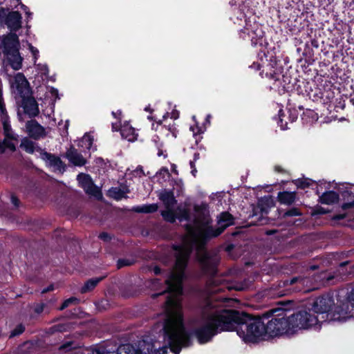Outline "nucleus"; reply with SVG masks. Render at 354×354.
<instances>
[{"label":"nucleus","mask_w":354,"mask_h":354,"mask_svg":"<svg viewBox=\"0 0 354 354\" xmlns=\"http://www.w3.org/2000/svg\"><path fill=\"white\" fill-rule=\"evenodd\" d=\"M66 157L71 163L75 166H83L86 164V161L84 157L77 152V149L74 147H71L66 153Z\"/></svg>","instance_id":"obj_13"},{"label":"nucleus","mask_w":354,"mask_h":354,"mask_svg":"<svg viewBox=\"0 0 354 354\" xmlns=\"http://www.w3.org/2000/svg\"><path fill=\"white\" fill-rule=\"evenodd\" d=\"M112 129H113V131H118V126L117 125V124L113 123L112 124Z\"/></svg>","instance_id":"obj_56"},{"label":"nucleus","mask_w":354,"mask_h":354,"mask_svg":"<svg viewBox=\"0 0 354 354\" xmlns=\"http://www.w3.org/2000/svg\"><path fill=\"white\" fill-rule=\"evenodd\" d=\"M100 238L104 241H107L110 239L109 235L106 233H102L100 234Z\"/></svg>","instance_id":"obj_46"},{"label":"nucleus","mask_w":354,"mask_h":354,"mask_svg":"<svg viewBox=\"0 0 354 354\" xmlns=\"http://www.w3.org/2000/svg\"><path fill=\"white\" fill-rule=\"evenodd\" d=\"M10 82L11 86L13 88H15L18 93H23L24 90L26 88L28 85V81L26 80L25 76L21 73H17L13 79H10Z\"/></svg>","instance_id":"obj_14"},{"label":"nucleus","mask_w":354,"mask_h":354,"mask_svg":"<svg viewBox=\"0 0 354 354\" xmlns=\"http://www.w3.org/2000/svg\"><path fill=\"white\" fill-rule=\"evenodd\" d=\"M259 205L263 212H267V209L274 205V202L271 196H265L259 200Z\"/></svg>","instance_id":"obj_25"},{"label":"nucleus","mask_w":354,"mask_h":354,"mask_svg":"<svg viewBox=\"0 0 354 354\" xmlns=\"http://www.w3.org/2000/svg\"><path fill=\"white\" fill-rule=\"evenodd\" d=\"M24 330V327L22 325H19L15 328L10 334V337H15L21 334Z\"/></svg>","instance_id":"obj_36"},{"label":"nucleus","mask_w":354,"mask_h":354,"mask_svg":"<svg viewBox=\"0 0 354 354\" xmlns=\"http://www.w3.org/2000/svg\"><path fill=\"white\" fill-rule=\"evenodd\" d=\"M126 175L132 176V178H141L145 176V173L142 167L139 166L133 171L127 169Z\"/></svg>","instance_id":"obj_30"},{"label":"nucleus","mask_w":354,"mask_h":354,"mask_svg":"<svg viewBox=\"0 0 354 354\" xmlns=\"http://www.w3.org/2000/svg\"><path fill=\"white\" fill-rule=\"evenodd\" d=\"M259 57H260L261 63H254L250 67L256 70H261L262 68L260 73L262 76L264 73L266 77L273 80L275 82L281 81L280 68L277 66L276 59L271 57L270 60H268L265 52L259 53Z\"/></svg>","instance_id":"obj_8"},{"label":"nucleus","mask_w":354,"mask_h":354,"mask_svg":"<svg viewBox=\"0 0 354 354\" xmlns=\"http://www.w3.org/2000/svg\"><path fill=\"white\" fill-rule=\"evenodd\" d=\"M23 104L25 113L30 117H35L39 114L38 104L35 99L27 98L24 100Z\"/></svg>","instance_id":"obj_17"},{"label":"nucleus","mask_w":354,"mask_h":354,"mask_svg":"<svg viewBox=\"0 0 354 354\" xmlns=\"http://www.w3.org/2000/svg\"><path fill=\"white\" fill-rule=\"evenodd\" d=\"M190 131L193 132L194 136H196L197 134H200L203 133V131L199 128L197 125L196 126H191L189 128Z\"/></svg>","instance_id":"obj_40"},{"label":"nucleus","mask_w":354,"mask_h":354,"mask_svg":"<svg viewBox=\"0 0 354 354\" xmlns=\"http://www.w3.org/2000/svg\"><path fill=\"white\" fill-rule=\"evenodd\" d=\"M275 170L277 171H281L282 169H281L280 167L276 166L275 167Z\"/></svg>","instance_id":"obj_63"},{"label":"nucleus","mask_w":354,"mask_h":354,"mask_svg":"<svg viewBox=\"0 0 354 354\" xmlns=\"http://www.w3.org/2000/svg\"><path fill=\"white\" fill-rule=\"evenodd\" d=\"M72 348V344L71 342H68V343H66V344H64L63 345H62L60 346V350H62V351H69L71 350Z\"/></svg>","instance_id":"obj_43"},{"label":"nucleus","mask_w":354,"mask_h":354,"mask_svg":"<svg viewBox=\"0 0 354 354\" xmlns=\"http://www.w3.org/2000/svg\"><path fill=\"white\" fill-rule=\"evenodd\" d=\"M153 272L156 274H160V269L159 267L158 266H155L153 268Z\"/></svg>","instance_id":"obj_51"},{"label":"nucleus","mask_w":354,"mask_h":354,"mask_svg":"<svg viewBox=\"0 0 354 354\" xmlns=\"http://www.w3.org/2000/svg\"><path fill=\"white\" fill-rule=\"evenodd\" d=\"M101 280V278H95V279H91L88 280L84 286L81 288V292L82 293L86 292L88 291H90L93 290L97 284L100 282Z\"/></svg>","instance_id":"obj_29"},{"label":"nucleus","mask_w":354,"mask_h":354,"mask_svg":"<svg viewBox=\"0 0 354 354\" xmlns=\"http://www.w3.org/2000/svg\"><path fill=\"white\" fill-rule=\"evenodd\" d=\"M21 148L24 149L26 152L29 153H34L35 150V144L34 142L30 140L27 138H24L21 142L20 145Z\"/></svg>","instance_id":"obj_27"},{"label":"nucleus","mask_w":354,"mask_h":354,"mask_svg":"<svg viewBox=\"0 0 354 354\" xmlns=\"http://www.w3.org/2000/svg\"><path fill=\"white\" fill-rule=\"evenodd\" d=\"M277 199L280 203L290 205H292L296 199L295 192H280L278 193Z\"/></svg>","instance_id":"obj_20"},{"label":"nucleus","mask_w":354,"mask_h":354,"mask_svg":"<svg viewBox=\"0 0 354 354\" xmlns=\"http://www.w3.org/2000/svg\"><path fill=\"white\" fill-rule=\"evenodd\" d=\"M41 158L46 162V164L53 167L55 170L59 171H64L65 165L59 158L47 152L41 153Z\"/></svg>","instance_id":"obj_12"},{"label":"nucleus","mask_w":354,"mask_h":354,"mask_svg":"<svg viewBox=\"0 0 354 354\" xmlns=\"http://www.w3.org/2000/svg\"><path fill=\"white\" fill-rule=\"evenodd\" d=\"M20 44L15 33H9L0 37V55L3 63L15 71L22 67L23 57L19 53Z\"/></svg>","instance_id":"obj_6"},{"label":"nucleus","mask_w":354,"mask_h":354,"mask_svg":"<svg viewBox=\"0 0 354 354\" xmlns=\"http://www.w3.org/2000/svg\"><path fill=\"white\" fill-rule=\"evenodd\" d=\"M134 212L138 213H152L158 209V205L155 203L145 204L142 205L135 206L132 209Z\"/></svg>","instance_id":"obj_22"},{"label":"nucleus","mask_w":354,"mask_h":354,"mask_svg":"<svg viewBox=\"0 0 354 354\" xmlns=\"http://www.w3.org/2000/svg\"><path fill=\"white\" fill-rule=\"evenodd\" d=\"M168 131H169L174 137L176 136L175 135V128L173 126L169 125Z\"/></svg>","instance_id":"obj_50"},{"label":"nucleus","mask_w":354,"mask_h":354,"mask_svg":"<svg viewBox=\"0 0 354 354\" xmlns=\"http://www.w3.org/2000/svg\"><path fill=\"white\" fill-rule=\"evenodd\" d=\"M162 216L165 220L170 223H174L176 219L174 207H166V210L162 212Z\"/></svg>","instance_id":"obj_28"},{"label":"nucleus","mask_w":354,"mask_h":354,"mask_svg":"<svg viewBox=\"0 0 354 354\" xmlns=\"http://www.w3.org/2000/svg\"><path fill=\"white\" fill-rule=\"evenodd\" d=\"M278 116H279V120L277 122L279 126L281 127V129L282 130H286L288 127H287V122H285V123H283V117L284 116V113H283V109H280L279 111V113H278Z\"/></svg>","instance_id":"obj_33"},{"label":"nucleus","mask_w":354,"mask_h":354,"mask_svg":"<svg viewBox=\"0 0 354 354\" xmlns=\"http://www.w3.org/2000/svg\"><path fill=\"white\" fill-rule=\"evenodd\" d=\"M21 8L24 10L26 14L27 15L28 17H30L32 13L28 11V8L25 5L21 3Z\"/></svg>","instance_id":"obj_44"},{"label":"nucleus","mask_w":354,"mask_h":354,"mask_svg":"<svg viewBox=\"0 0 354 354\" xmlns=\"http://www.w3.org/2000/svg\"><path fill=\"white\" fill-rule=\"evenodd\" d=\"M165 310V314L154 326L156 337L147 336L133 344L120 345L115 351L108 352L103 346L91 348L88 354H178L190 339L179 317H174Z\"/></svg>","instance_id":"obj_3"},{"label":"nucleus","mask_w":354,"mask_h":354,"mask_svg":"<svg viewBox=\"0 0 354 354\" xmlns=\"http://www.w3.org/2000/svg\"><path fill=\"white\" fill-rule=\"evenodd\" d=\"M198 159H199V153H195L194 156V161H196Z\"/></svg>","instance_id":"obj_57"},{"label":"nucleus","mask_w":354,"mask_h":354,"mask_svg":"<svg viewBox=\"0 0 354 354\" xmlns=\"http://www.w3.org/2000/svg\"><path fill=\"white\" fill-rule=\"evenodd\" d=\"M48 91L51 93L52 96H54L55 97V100H57V99H59V93H58V90L53 88V87H50L48 88Z\"/></svg>","instance_id":"obj_41"},{"label":"nucleus","mask_w":354,"mask_h":354,"mask_svg":"<svg viewBox=\"0 0 354 354\" xmlns=\"http://www.w3.org/2000/svg\"><path fill=\"white\" fill-rule=\"evenodd\" d=\"M120 134L122 138L129 142H133L137 140L138 133L128 122H124L120 129Z\"/></svg>","instance_id":"obj_15"},{"label":"nucleus","mask_w":354,"mask_h":354,"mask_svg":"<svg viewBox=\"0 0 354 354\" xmlns=\"http://www.w3.org/2000/svg\"><path fill=\"white\" fill-rule=\"evenodd\" d=\"M234 289L238 290H243L244 288L242 286H239L234 287Z\"/></svg>","instance_id":"obj_61"},{"label":"nucleus","mask_w":354,"mask_h":354,"mask_svg":"<svg viewBox=\"0 0 354 354\" xmlns=\"http://www.w3.org/2000/svg\"><path fill=\"white\" fill-rule=\"evenodd\" d=\"M5 24L10 31H17L21 26V16L17 11L8 12L5 8H0V24Z\"/></svg>","instance_id":"obj_9"},{"label":"nucleus","mask_w":354,"mask_h":354,"mask_svg":"<svg viewBox=\"0 0 354 354\" xmlns=\"http://www.w3.org/2000/svg\"><path fill=\"white\" fill-rule=\"evenodd\" d=\"M212 116L210 114H208L207 116H206V119H205V122L206 123H207L208 124H210V119H211Z\"/></svg>","instance_id":"obj_55"},{"label":"nucleus","mask_w":354,"mask_h":354,"mask_svg":"<svg viewBox=\"0 0 354 354\" xmlns=\"http://www.w3.org/2000/svg\"><path fill=\"white\" fill-rule=\"evenodd\" d=\"M209 223L207 205H196L193 223L187 225V234L183 237L182 244L174 246L176 263L165 280L166 288L163 291L152 295L153 297H156L167 292L168 295L164 308L167 312L174 314V317H179L183 324L182 281L189 254L192 250H196L197 258L204 272L210 275L215 274L219 258L216 254H211L204 251L203 247L207 239L218 236L226 227L232 225L234 218L230 213L224 212L217 217L218 227L214 229Z\"/></svg>","instance_id":"obj_2"},{"label":"nucleus","mask_w":354,"mask_h":354,"mask_svg":"<svg viewBox=\"0 0 354 354\" xmlns=\"http://www.w3.org/2000/svg\"><path fill=\"white\" fill-rule=\"evenodd\" d=\"M176 185L179 187L180 189H182L183 187V181L182 180L179 179L176 181H175Z\"/></svg>","instance_id":"obj_52"},{"label":"nucleus","mask_w":354,"mask_h":354,"mask_svg":"<svg viewBox=\"0 0 354 354\" xmlns=\"http://www.w3.org/2000/svg\"><path fill=\"white\" fill-rule=\"evenodd\" d=\"M131 264V262L127 259H119L117 263V266L118 268H120L123 266H129Z\"/></svg>","instance_id":"obj_39"},{"label":"nucleus","mask_w":354,"mask_h":354,"mask_svg":"<svg viewBox=\"0 0 354 354\" xmlns=\"http://www.w3.org/2000/svg\"><path fill=\"white\" fill-rule=\"evenodd\" d=\"M77 301V299L75 297H71L64 301L62 306L60 307V310H63L67 308L71 304L74 303Z\"/></svg>","instance_id":"obj_37"},{"label":"nucleus","mask_w":354,"mask_h":354,"mask_svg":"<svg viewBox=\"0 0 354 354\" xmlns=\"http://www.w3.org/2000/svg\"><path fill=\"white\" fill-rule=\"evenodd\" d=\"M301 214L297 208H292L287 211L285 214V216H300Z\"/></svg>","instance_id":"obj_35"},{"label":"nucleus","mask_w":354,"mask_h":354,"mask_svg":"<svg viewBox=\"0 0 354 354\" xmlns=\"http://www.w3.org/2000/svg\"><path fill=\"white\" fill-rule=\"evenodd\" d=\"M156 177L157 180L162 184L170 178V173L167 168L162 167L156 173Z\"/></svg>","instance_id":"obj_26"},{"label":"nucleus","mask_w":354,"mask_h":354,"mask_svg":"<svg viewBox=\"0 0 354 354\" xmlns=\"http://www.w3.org/2000/svg\"><path fill=\"white\" fill-rule=\"evenodd\" d=\"M313 183V180L308 178L305 179H297L295 181V185L300 188H305L310 186Z\"/></svg>","instance_id":"obj_32"},{"label":"nucleus","mask_w":354,"mask_h":354,"mask_svg":"<svg viewBox=\"0 0 354 354\" xmlns=\"http://www.w3.org/2000/svg\"><path fill=\"white\" fill-rule=\"evenodd\" d=\"M327 97H328L329 99H330V98H332V99H333V98L334 97V96H333V93H330V92L328 93Z\"/></svg>","instance_id":"obj_60"},{"label":"nucleus","mask_w":354,"mask_h":354,"mask_svg":"<svg viewBox=\"0 0 354 354\" xmlns=\"http://www.w3.org/2000/svg\"><path fill=\"white\" fill-rule=\"evenodd\" d=\"M158 197L166 207H174L177 202L171 191L162 189L159 192Z\"/></svg>","instance_id":"obj_18"},{"label":"nucleus","mask_w":354,"mask_h":354,"mask_svg":"<svg viewBox=\"0 0 354 354\" xmlns=\"http://www.w3.org/2000/svg\"><path fill=\"white\" fill-rule=\"evenodd\" d=\"M282 80L284 83V84H282V86L283 88H289L290 87L288 86V84H290V81L288 80V77L286 75H282Z\"/></svg>","instance_id":"obj_42"},{"label":"nucleus","mask_w":354,"mask_h":354,"mask_svg":"<svg viewBox=\"0 0 354 354\" xmlns=\"http://www.w3.org/2000/svg\"><path fill=\"white\" fill-rule=\"evenodd\" d=\"M345 217L344 214H339L334 216V219L335 220H341L343 219Z\"/></svg>","instance_id":"obj_54"},{"label":"nucleus","mask_w":354,"mask_h":354,"mask_svg":"<svg viewBox=\"0 0 354 354\" xmlns=\"http://www.w3.org/2000/svg\"><path fill=\"white\" fill-rule=\"evenodd\" d=\"M189 212L186 209H183L180 214V215L178 217L180 221H187L189 218Z\"/></svg>","instance_id":"obj_38"},{"label":"nucleus","mask_w":354,"mask_h":354,"mask_svg":"<svg viewBox=\"0 0 354 354\" xmlns=\"http://www.w3.org/2000/svg\"><path fill=\"white\" fill-rule=\"evenodd\" d=\"M129 192L127 189H122L119 187H112L109 190V195L114 199L119 201L122 198H126V194Z\"/></svg>","instance_id":"obj_23"},{"label":"nucleus","mask_w":354,"mask_h":354,"mask_svg":"<svg viewBox=\"0 0 354 354\" xmlns=\"http://www.w3.org/2000/svg\"><path fill=\"white\" fill-rule=\"evenodd\" d=\"M334 304V299L332 297L323 296L315 299L311 308L308 310H299V312H305L315 319L314 323L309 326L308 329L319 330L322 325L326 322L346 320L344 315V311L342 304L332 309Z\"/></svg>","instance_id":"obj_4"},{"label":"nucleus","mask_w":354,"mask_h":354,"mask_svg":"<svg viewBox=\"0 0 354 354\" xmlns=\"http://www.w3.org/2000/svg\"><path fill=\"white\" fill-rule=\"evenodd\" d=\"M0 120L2 122L5 138L0 141V153L14 151L17 142V136L12 131L8 115L2 96V84L0 82Z\"/></svg>","instance_id":"obj_7"},{"label":"nucleus","mask_w":354,"mask_h":354,"mask_svg":"<svg viewBox=\"0 0 354 354\" xmlns=\"http://www.w3.org/2000/svg\"><path fill=\"white\" fill-rule=\"evenodd\" d=\"M266 325L260 319L247 314L218 307L216 301L209 300L204 306L201 317L196 322L193 331L200 344L209 342L218 333L236 330L245 343H254L266 337L292 335L300 330L308 329L315 319L305 312H297L286 316L283 310H279Z\"/></svg>","instance_id":"obj_1"},{"label":"nucleus","mask_w":354,"mask_h":354,"mask_svg":"<svg viewBox=\"0 0 354 354\" xmlns=\"http://www.w3.org/2000/svg\"><path fill=\"white\" fill-rule=\"evenodd\" d=\"M231 19L234 24L243 26L239 32V35L243 39L250 40L254 46H263L265 41L264 32L261 26L254 21V17H247L241 10L236 8Z\"/></svg>","instance_id":"obj_5"},{"label":"nucleus","mask_w":354,"mask_h":354,"mask_svg":"<svg viewBox=\"0 0 354 354\" xmlns=\"http://www.w3.org/2000/svg\"><path fill=\"white\" fill-rule=\"evenodd\" d=\"M285 295H286V292L284 290H280L278 292H277L276 294H274V295L277 297H282Z\"/></svg>","instance_id":"obj_49"},{"label":"nucleus","mask_w":354,"mask_h":354,"mask_svg":"<svg viewBox=\"0 0 354 354\" xmlns=\"http://www.w3.org/2000/svg\"><path fill=\"white\" fill-rule=\"evenodd\" d=\"M310 279L308 277H293L290 281H286L283 282L284 286H287L288 284L293 285L297 284V286L295 287V290L297 291H301L304 290V292L308 291V290H304L302 288L303 286H308L310 283Z\"/></svg>","instance_id":"obj_19"},{"label":"nucleus","mask_w":354,"mask_h":354,"mask_svg":"<svg viewBox=\"0 0 354 354\" xmlns=\"http://www.w3.org/2000/svg\"><path fill=\"white\" fill-rule=\"evenodd\" d=\"M145 111H151V109L149 106H147L145 108Z\"/></svg>","instance_id":"obj_64"},{"label":"nucleus","mask_w":354,"mask_h":354,"mask_svg":"<svg viewBox=\"0 0 354 354\" xmlns=\"http://www.w3.org/2000/svg\"><path fill=\"white\" fill-rule=\"evenodd\" d=\"M26 128L29 136L35 140L44 138L47 134L46 129L35 120L27 122Z\"/></svg>","instance_id":"obj_11"},{"label":"nucleus","mask_w":354,"mask_h":354,"mask_svg":"<svg viewBox=\"0 0 354 354\" xmlns=\"http://www.w3.org/2000/svg\"><path fill=\"white\" fill-rule=\"evenodd\" d=\"M93 138L88 133H86L83 138L80 140L78 145L82 148L86 149L88 150L95 151L96 149L92 148Z\"/></svg>","instance_id":"obj_24"},{"label":"nucleus","mask_w":354,"mask_h":354,"mask_svg":"<svg viewBox=\"0 0 354 354\" xmlns=\"http://www.w3.org/2000/svg\"><path fill=\"white\" fill-rule=\"evenodd\" d=\"M195 162L196 161H194V160L190 161L189 165H190V167L192 169L196 168L195 167Z\"/></svg>","instance_id":"obj_58"},{"label":"nucleus","mask_w":354,"mask_h":354,"mask_svg":"<svg viewBox=\"0 0 354 354\" xmlns=\"http://www.w3.org/2000/svg\"><path fill=\"white\" fill-rule=\"evenodd\" d=\"M112 114H113L115 117H116V114L121 115V111H118L117 113L112 112Z\"/></svg>","instance_id":"obj_62"},{"label":"nucleus","mask_w":354,"mask_h":354,"mask_svg":"<svg viewBox=\"0 0 354 354\" xmlns=\"http://www.w3.org/2000/svg\"><path fill=\"white\" fill-rule=\"evenodd\" d=\"M342 306L346 319L354 318V289L350 292L347 301L342 304Z\"/></svg>","instance_id":"obj_16"},{"label":"nucleus","mask_w":354,"mask_h":354,"mask_svg":"<svg viewBox=\"0 0 354 354\" xmlns=\"http://www.w3.org/2000/svg\"><path fill=\"white\" fill-rule=\"evenodd\" d=\"M192 174L194 176H196V174L197 173V170L196 168H194V169H192V171H191Z\"/></svg>","instance_id":"obj_59"},{"label":"nucleus","mask_w":354,"mask_h":354,"mask_svg":"<svg viewBox=\"0 0 354 354\" xmlns=\"http://www.w3.org/2000/svg\"><path fill=\"white\" fill-rule=\"evenodd\" d=\"M11 201H12V204H13L15 206H16V207H17V206H18L19 201H18V199H17V197H15V196H12V197H11Z\"/></svg>","instance_id":"obj_47"},{"label":"nucleus","mask_w":354,"mask_h":354,"mask_svg":"<svg viewBox=\"0 0 354 354\" xmlns=\"http://www.w3.org/2000/svg\"><path fill=\"white\" fill-rule=\"evenodd\" d=\"M36 70L41 77L47 76L48 75V67L46 64H34Z\"/></svg>","instance_id":"obj_31"},{"label":"nucleus","mask_w":354,"mask_h":354,"mask_svg":"<svg viewBox=\"0 0 354 354\" xmlns=\"http://www.w3.org/2000/svg\"><path fill=\"white\" fill-rule=\"evenodd\" d=\"M28 49L32 55L33 63L34 64H35L39 57V50L37 48L34 47L31 44H28Z\"/></svg>","instance_id":"obj_34"},{"label":"nucleus","mask_w":354,"mask_h":354,"mask_svg":"<svg viewBox=\"0 0 354 354\" xmlns=\"http://www.w3.org/2000/svg\"><path fill=\"white\" fill-rule=\"evenodd\" d=\"M171 171L172 172H174L175 174L178 175V170L176 169V165L173 164L171 165Z\"/></svg>","instance_id":"obj_53"},{"label":"nucleus","mask_w":354,"mask_h":354,"mask_svg":"<svg viewBox=\"0 0 354 354\" xmlns=\"http://www.w3.org/2000/svg\"><path fill=\"white\" fill-rule=\"evenodd\" d=\"M339 200V194L333 191L326 192L319 196V201L323 204L332 205Z\"/></svg>","instance_id":"obj_21"},{"label":"nucleus","mask_w":354,"mask_h":354,"mask_svg":"<svg viewBox=\"0 0 354 354\" xmlns=\"http://www.w3.org/2000/svg\"><path fill=\"white\" fill-rule=\"evenodd\" d=\"M353 206H354V201L351 203H344L342 205V209H346L347 208H349V207H353Z\"/></svg>","instance_id":"obj_45"},{"label":"nucleus","mask_w":354,"mask_h":354,"mask_svg":"<svg viewBox=\"0 0 354 354\" xmlns=\"http://www.w3.org/2000/svg\"><path fill=\"white\" fill-rule=\"evenodd\" d=\"M54 289V286L53 285H50L49 286H48L46 288H44L43 290H42V293H45V292H47L48 291H50V290H53Z\"/></svg>","instance_id":"obj_48"},{"label":"nucleus","mask_w":354,"mask_h":354,"mask_svg":"<svg viewBox=\"0 0 354 354\" xmlns=\"http://www.w3.org/2000/svg\"><path fill=\"white\" fill-rule=\"evenodd\" d=\"M77 180L80 185L89 195L93 196L97 198L102 197V194L99 188L94 185L91 177L88 174H80L77 176Z\"/></svg>","instance_id":"obj_10"}]
</instances>
